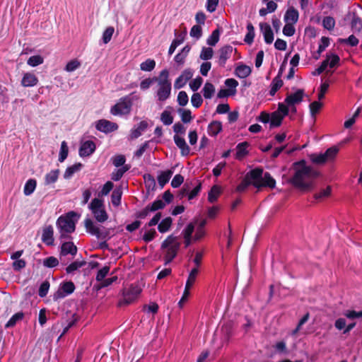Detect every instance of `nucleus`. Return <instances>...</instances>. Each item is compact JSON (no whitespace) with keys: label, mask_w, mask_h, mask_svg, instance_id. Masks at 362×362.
Returning <instances> with one entry per match:
<instances>
[{"label":"nucleus","mask_w":362,"mask_h":362,"mask_svg":"<svg viewBox=\"0 0 362 362\" xmlns=\"http://www.w3.org/2000/svg\"><path fill=\"white\" fill-rule=\"evenodd\" d=\"M291 172L289 182L293 187L303 192L313 191L315 187L316 180L320 175V172L308 165L306 160H299L293 163Z\"/></svg>","instance_id":"nucleus-1"},{"label":"nucleus","mask_w":362,"mask_h":362,"mask_svg":"<svg viewBox=\"0 0 362 362\" xmlns=\"http://www.w3.org/2000/svg\"><path fill=\"white\" fill-rule=\"evenodd\" d=\"M250 185L257 189L262 187L274 189L276 187V180L269 173H264L262 168H256L246 173L242 182L237 186L236 190L239 192H244Z\"/></svg>","instance_id":"nucleus-2"},{"label":"nucleus","mask_w":362,"mask_h":362,"mask_svg":"<svg viewBox=\"0 0 362 362\" xmlns=\"http://www.w3.org/2000/svg\"><path fill=\"white\" fill-rule=\"evenodd\" d=\"M155 80L154 98L158 104L163 105L170 98L172 92V83L168 70H162Z\"/></svg>","instance_id":"nucleus-3"},{"label":"nucleus","mask_w":362,"mask_h":362,"mask_svg":"<svg viewBox=\"0 0 362 362\" xmlns=\"http://www.w3.org/2000/svg\"><path fill=\"white\" fill-rule=\"evenodd\" d=\"M305 96L303 89H298L294 93L287 95L284 101L279 104V111L287 115L289 112L295 114L297 112L296 105L300 104Z\"/></svg>","instance_id":"nucleus-4"},{"label":"nucleus","mask_w":362,"mask_h":362,"mask_svg":"<svg viewBox=\"0 0 362 362\" xmlns=\"http://www.w3.org/2000/svg\"><path fill=\"white\" fill-rule=\"evenodd\" d=\"M178 239V236L170 235L161 243L160 248L165 250V265L170 264L177 256L181 245Z\"/></svg>","instance_id":"nucleus-5"},{"label":"nucleus","mask_w":362,"mask_h":362,"mask_svg":"<svg viewBox=\"0 0 362 362\" xmlns=\"http://www.w3.org/2000/svg\"><path fill=\"white\" fill-rule=\"evenodd\" d=\"M139 96L135 93L121 98L118 102L110 108V113L115 116H123L129 115L131 112L133 102L139 100Z\"/></svg>","instance_id":"nucleus-6"},{"label":"nucleus","mask_w":362,"mask_h":362,"mask_svg":"<svg viewBox=\"0 0 362 362\" xmlns=\"http://www.w3.org/2000/svg\"><path fill=\"white\" fill-rule=\"evenodd\" d=\"M78 214L75 211H69L64 216H61L57 221V226L60 229L62 233H71L75 231L76 222L77 220L73 218L77 216Z\"/></svg>","instance_id":"nucleus-7"},{"label":"nucleus","mask_w":362,"mask_h":362,"mask_svg":"<svg viewBox=\"0 0 362 362\" xmlns=\"http://www.w3.org/2000/svg\"><path fill=\"white\" fill-rule=\"evenodd\" d=\"M84 226L88 233L95 235L98 239L109 240L112 237L111 228L102 227L100 229L94 224L90 218L85 219Z\"/></svg>","instance_id":"nucleus-8"},{"label":"nucleus","mask_w":362,"mask_h":362,"mask_svg":"<svg viewBox=\"0 0 362 362\" xmlns=\"http://www.w3.org/2000/svg\"><path fill=\"white\" fill-rule=\"evenodd\" d=\"M142 288L139 283L132 284L127 288L123 291V299L118 303L119 306L129 305L134 302L140 295Z\"/></svg>","instance_id":"nucleus-9"},{"label":"nucleus","mask_w":362,"mask_h":362,"mask_svg":"<svg viewBox=\"0 0 362 362\" xmlns=\"http://www.w3.org/2000/svg\"><path fill=\"white\" fill-rule=\"evenodd\" d=\"M89 209L97 221L104 223L107 220L108 215L105 209L104 203L102 199L98 198L92 199Z\"/></svg>","instance_id":"nucleus-10"},{"label":"nucleus","mask_w":362,"mask_h":362,"mask_svg":"<svg viewBox=\"0 0 362 362\" xmlns=\"http://www.w3.org/2000/svg\"><path fill=\"white\" fill-rule=\"evenodd\" d=\"M75 290L74 284L69 281L60 284L58 290L53 294V300L57 301L74 293Z\"/></svg>","instance_id":"nucleus-11"},{"label":"nucleus","mask_w":362,"mask_h":362,"mask_svg":"<svg viewBox=\"0 0 362 362\" xmlns=\"http://www.w3.org/2000/svg\"><path fill=\"white\" fill-rule=\"evenodd\" d=\"M340 59L338 55L331 54L327 55V58L324 60L321 65L313 72V75H320L329 66L334 68L339 65Z\"/></svg>","instance_id":"nucleus-12"},{"label":"nucleus","mask_w":362,"mask_h":362,"mask_svg":"<svg viewBox=\"0 0 362 362\" xmlns=\"http://www.w3.org/2000/svg\"><path fill=\"white\" fill-rule=\"evenodd\" d=\"M95 127L98 131L105 134L113 132L118 129L117 123L105 119H101L95 122Z\"/></svg>","instance_id":"nucleus-13"},{"label":"nucleus","mask_w":362,"mask_h":362,"mask_svg":"<svg viewBox=\"0 0 362 362\" xmlns=\"http://www.w3.org/2000/svg\"><path fill=\"white\" fill-rule=\"evenodd\" d=\"M194 75V71L191 69H185L181 74L175 79L174 88L180 89L183 88Z\"/></svg>","instance_id":"nucleus-14"},{"label":"nucleus","mask_w":362,"mask_h":362,"mask_svg":"<svg viewBox=\"0 0 362 362\" xmlns=\"http://www.w3.org/2000/svg\"><path fill=\"white\" fill-rule=\"evenodd\" d=\"M233 47L231 45H225L218 50V64L224 66L226 61L230 57Z\"/></svg>","instance_id":"nucleus-15"},{"label":"nucleus","mask_w":362,"mask_h":362,"mask_svg":"<svg viewBox=\"0 0 362 362\" xmlns=\"http://www.w3.org/2000/svg\"><path fill=\"white\" fill-rule=\"evenodd\" d=\"M95 149V144L93 141L83 142L79 148V155L81 157L90 156Z\"/></svg>","instance_id":"nucleus-16"},{"label":"nucleus","mask_w":362,"mask_h":362,"mask_svg":"<svg viewBox=\"0 0 362 362\" xmlns=\"http://www.w3.org/2000/svg\"><path fill=\"white\" fill-rule=\"evenodd\" d=\"M147 127L148 123L146 121H141L132 129L129 136V139L134 140L137 139L144 132H145Z\"/></svg>","instance_id":"nucleus-17"},{"label":"nucleus","mask_w":362,"mask_h":362,"mask_svg":"<svg viewBox=\"0 0 362 362\" xmlns=\"http://www.w3.org/2000/svg\"><path fill=\"white\" fill-rule=\"evenodd\" d=\"M38 83V78L32 72L24 73L21 79V85L23 87H33Z\"/></svg>","instance_id":"nucleus-18"},{"label":"nucleus","mask_w":362,"mask_h":362,"mask_svg":"<svg viewBox=\"0 0 362 362\" xmlns=\"http://www.w3.org/2000/svg\"><path fill=\"white\" fill-rule=\"evenodd\" d=\"M54 240L53 227L51 225L45 226L42 230V241L47 245H52Z\"/></svg>","instance_id":"nucleus-19"},{"label":"nucleus","mask_w":362,"mask_h":362,"mask_svg":"<svg viewBox=\"0 0 362 362\" xmlns=\"http://www.w3.org/2000/svg\"><path fill=\"white\" fill-rule=\"evenodd\" d=\"M259 28L264 35L265 42L267 44H271L274 40V33L270 25L267 23H261Z\"/></svg>","instance_id":"nucleus-20"},{"label":"nucleus","mask_w":362,"mask_h":362,"mask_svg":"<svg viewBox=\"0 0 362 362\" xmlns=\"http://www.w3.org/2000/svg\"><path fill=\"white\" fill-rule=\"evenodd\" d=\"M298 11L294 7L291 6L286 10L284 14V20L285 23H291L295 24L298 22Z\"/></svg>","instance_id":"nucleus-21"},{"label":"nucleus","mask_w":362,"mask_h":362,"mask_svg":"<svg viewBox=\"0 0 362 362\" xmlns=\"http://www.w3.org/2000/svg\"><path fill=\"white\" fill-rule=\"evenodd\" d=\"M77 247L73 242H64L61 246L60 255L66 256L69 254L75 256L77 253Z\"/></svg>","instance_id":"nucleus-22"},{"label":"nucleus","mask_w":362,"mask_h":362,"mask_svg":"<svg viewBox=\"0 0 362 362\" xmlns=\"http://www.w3.org/2000/svg\"><path fill=\"white\" fill-rule=\"evenodd\" d=\"M221 194V188L218 185H214L208 193V201L210 203H214Z\"/></svg>","instance_id":"nucleus-23"},{"label":"nucleus","mask_w":362,"mask_h":362,"mask_svg":"<svg viewBox=\"0 0 362 362\" xmlns=\"http://www.w3.org/2000/svg\"><path fill=\"white\" fill-rule=\"evenodd\" d=\"M130 168V165H126L125 166H122V168H117V169L111 173V179L114 181H119Z\"/></svg>","instance_id":"nucleus-24"},{"label":"nucleus","mask_w":362,"mask_h":362,"mask_svg":"<svg viewBox=\"0 0 362 362\" xmlns=\"http://www.w3.org/2000/svg\"><path fill=\"white\" fill-rule=\"evenodd\" d=\"M160 121L164 125L166 126L173 124V117L172 115L170 107H168L164 111L162 112L160 114Z\"/></svg>","instance_id":"nucleus-25"},{"label":"nucleus","mask_w":362,"mask_h":362,"mask_svg":"<svg viewBox=\"0 0 362 362\" xmlns=\"http://www.w3.org/2000/svg\"><path fill=\"white\" fill-rule=\"evenodd\" d=\"M173 172L172 170H168L161 172L158 176V182L161 188H163L170 180Z\"/></svg>","instance_id":"nucleus-26"},{"label":"nucleus","mask_w":362,"mask_h":362,"mask_svg":"<svg viewBox=\"0 0 362 362\" xmlns=\"http://www.w3.org/2000/svg\"><path fill=\"white\" fill-rule=\"evenodd\" d=\"M286 115H284L283 113L279 112V110L277 112H274L271 115L270 119V127H277L281 125L283 118Z\"/></svg>","instance_id":"nucleus-27"},{"label":"nucleus","mask_w":362,"mask_h":362,"mask_svg":"<svg viewBox=\"0 0 362 362\" xmlns=\"http://www.w3.org/2000/svg\"><path fill=\"white\" fill-rule=\"evenodd\" d=\"M235 75L240 78L247 77L251 73V69L247 65H239L235 70Z\"/></svg>","instance_id":"nucleus-28"},{"label":"nucleus","mask_w":362,"mask_h":362,"mask_svg":"<svg viewBox=\"0 0 362 362\" xmlns=\"http://www.w3.org/2000/svg\"><path fill=\"white\" fill-rule=\"evenodd\" d=\"M122 195V189L119 187H116L111 195V202L113 206H119L121 204V199Z\"/></svg>","instance_id":"nucleus-29"},{"label":"nucleus","mask_w":362,"mask_h":362,"mask_svg":"<svg viewBox=\"0 0 362 362\" xmlns=\"http://www.w3.org/2000/svg\"><path fill=\"white\" fill-rule=\"evenodd\" d=\"M249 144L247 142H242L237 145L235 148V156L238 158L246 156L248 153Z\"/></svg>","instance_id":"nucleus-30"},{"label":"nucleus","mask_w":362,"mask_h":362,"mask_svg":"<svg viewBox=\"0 0 362 362\" xmlns=\"http://www.w3.org/2000/svg\"><path fill=\"white\" fill-rule=\"evenodd\" d=\"M222 130V124L218 121H213L209 124L208 133L211 136H216Z\"/></svg>","instance_id":"nucleus-31"},{"label":"nucleus","mask_w":362,"mask_h":362,"mask_svg":"<svg viewBox=\"0 0 362 362\" xmlns=\"http://www.w3.org/2000/svg\"><path fill=\"white\" fill-rule=\"evenodd\" d=\"M173 219L170 217L165 218L158 226V231L161 233L168 232L171 227Z\"/></svg>","instance_id":"nucleus-32"},{"label":"nucleus","mask_w":362,"mask_h":362,"mask_svg":"<svg viewBox=\"0 0 362 362\" xmlns=\"http://www.w3.org/2000/svg\"><path fill=\"white\" fill-rule=\"evenodd\" d=\"M23 317L24 313L22 311L15 313L6 322L5 325V328L13 327L16 323L22 320Z\"/></svg>","instance_id":"nucleus-33"},{"label":"nucleus","mask_w":362,"mask_h":362,"mask_svg":"<svg viewBox=\"0 0 362 362\" xmlns=\"http://www.w3.org/2000/svg\"><path fill=\"white\" fill-rule=\"evenodd\" d=\"M37 181L35 179H29L25 184L23 193L25 196H29L33 193L36 188Z\"/></svg>","instance_id":"nucleus-34"},{"label":"nucleus","mask_w":362,"mask_h":362,"mask_svg":"<svg viewBox=\"0 0 362 362\" xmlns=\"http://www.w3.org/2000/svg\"><path fill=\"white\" fill-rule=\"evenodd\" d=\"M283 86V81L281 79V78L277 76L276 77H275L272 83H271V88H270V90H269V94L271 96H274L276 93L277 92V90Z\"/></svg>","instance_id":"nucleus-35"},{"label":"nucleus","mask_w":362,"mask_h":362,"mask_svg":"<svg viewBox=\"0 0 362 362\" xmlns=\"http://www.w3.org/2000/svg\"><path fill=\"white\" fill-rule=\"evenodd\" d=\"M215 93L214 86L209 82H206L202 89V93L206 99H211Z\"/></svg>","instance_id":"nucleus-36"},{"label":"nucleus","mask_w":362,"mask_h":362,"mask_svg":"<svg viewBox=\"0 0 362 362\" xmlns=\"http://www.w3.org/2000/svg\"><path fill=\"white\" fill-rule=\"evenodd\" d=\"M339 150V147L338 146H334L329 148L324 154L318 157H313V158H332L337 156Z\"/></svg>","instance_id":"nucleus-37"},{"label":"nucleus","mask_w":362,"mask_h":362,"mask_svg":"<svg viewBox=\"0 0 362 362\" xmlns=\"http://www.w3.org/2000/svg\"><path fill=\"white\" fill-rule=\"evenodd\" d=\"M59 170H53L48 173L45 177V184L48 185L57 182L59 177Z\"/></svg>","instance_id":"nucleus-38"},{"label":"nucleus","mask_w":362,"mask_h":362,"mask_svg":"<svg viewBox=\"0 0 362 362\" xmlns=\"http://www.w3.org/2000/svg\"><path fill=\"white\" fill-rule=\"evenodd\" d=\"M349 15L351 16V28L354 31H360L362 29V20L355 13Z\"/></svg>","instance_id":"nucleus-39"},{"label":"nucleus","mask_w":362,"mask_h":362,"mask_svg":"<svg viewBox=\"0 0 362 362\" xmlns=\"http://www.w3.org/2000/svg\"><path fill=\"white\" fill-rule=\"evenodd\" d=\"M185 36V33L180 34L177 37L176 39H175L172 42L170 46L169 47V50H168V54L170 55H171L175 52V50L177 47V46H179L184 42Z\"/></svg>","instance_id":"nucleus-40"},{"label":"nucleus","mask_w":362,"mask_h":362,"mask_svg":"<svg viewBox=\"0 0 362 362\" xmlns=\"http://www.w3.org/2000/svg\"><path fill=\"white\" fill-rule=\"evenodd\" d=\"M82 167L80 163H75L74 165L69 166L66 168L64 177L65 179L70 178L75 173L79 171Z\"/></svg>","instance_id":"nucleus-41"},{"label":"nucleus","mask_w":362,"mask_h":362,"mask_svg":"<svg viewBox=\"0 0 362 362\" xmlns=\"http://www.w3.org/2000/svg\"><path fill=\"white\" fill-rule=\"evenodd\" d=\"M332 192L331 186H327L325 189H322L320 192L314 194V199L318 202L323 200L324 199L330 196Z\"/></svg>","instance_id":"nucleus-42"},{"label":"nucleus","mask_w":362,"mask_h":362,"mask_svg":"<svg viewBox=\"0 0 362 362\" xmlns=\"http://www.w3.org/2000/svg\"><path fill=\"white\" fill-rule=\"evenodd\" d=\"M227 89L229 90L230 94L235 95L237 90L236 88L238 86V82L234 78H227L224 82Z\"/></svg>","instance_id":"nucleus-43"},{"label":"nucleus","mask_w":362,"mask_h":362,"mask_svg":"<svg viewBox=\"0 0 362 362\" xmlns=\"http://www.w3.org/2000/svg\"><path fill=\"white\" fill-rule=\"evenodd\" d=\"M44 58L40 55H34L28 58L27 61L28 65L31 67H35L43 64Z\"/></svg>","instance_id":"nucleus-44"},{"label":"nucleus","mask_w":362,"mask_h":362,"mask_svg":"<svg viewBox=\"0 0 362 362\" xmlns=\"http://www.w3.org/2000/svg\"><path fill=\"white\" fill-rule=\"evenodd\" d=\"M86 264V262L83 260L81 262L78 261H74L71 262L66 268V272L67 274H71L74 272V271L77 270L78 269L85 266Z\"/></svg>","instance_id":"nucleus-45"},{"label":"nucleus","mask_w":362,"mask_h":362,"mask_svg":"<svg viewBox=\"0 0 362 362\" xmlns=\"http://www.w3.org/2000/svg\"><path fill=\"white\" fill-rule=\"evenodd\" d=\"M156 66L153 59H148L140 64V69L144 71H151Z\"/></svg>","instance_id":"nucleus-46"},{"label":"nucleus","mask_w":362,"mask_h":362,"mask_svg":"<svg viewBox=\"0 0 362 362\" xmlns=\"http://www.w3.org/2000/svg\"><path fill=\"white\" fill-rule=\"evenodd\" d=\"M220 38V31L218 29H216L212 32L211 35L207 39V44L210 46H215L218 42Z\"/></svg>","instance_id":"nucleus-47"},{"label":"nucleus","mask_w":362,"mask_h":362,"mask_svg":"<svg viewBox=\"0 0 362 362\" xmlns=\"http://www.w3.org/2000/svg\"><path fill=\"white\" fill-rule=\"evenodd\" d=\"M144 180L148 190L153 189L156 187V180L153 175L151 174H145Z\"/></svg>","instance_id":"nucleus-48"},{"label":"nucleus","mask_w":362,"mask_h":362,"mask_svg":"<svg viewBox=\"0 0 362 362\" xmlns=\"http://www.w3.org/2000/svg\"><path fill=\"white\" fill-rule=\"evenodd\" d=\"M151 212L163 209L165 206V203L161 199H156L152 204H148Z\"/></svg>","instance_id":"nucleus-49"},{"label":"nucleus","mask_w":362,"mask_h":362,"mask_svg":"<svg viewBox=\"0 0 362 362\" xmlns=\"http://www.w3.org/2000/svg\"><path fill=\"white\" fill-rule=\"evenodd\" d=\"M49 286H50V284H49V281L45 280V281H43L39 288V291H38L39 296L41 298L45 297L48 293Z\"/></svg>","instance_id":"nucleus-50"},{"label":"nucleus","mask_w":362,"mask_h":362,"mask_svg":"<svg viewBox=\"0 0 362 362\" xmlns=\"http://www.w3.org/2000/svg\"><path fill=\"white\" fill-rule=\"evenodd\" d=\"M157 76H154L153 78H145L144 80H142L139 84V86H140V88L141 90H148L151 86L153 84V83H155L156 84V78Z\"/></svg>","instance_id":"nucleus-51"},{"label":"nucleus","mask_w":362,"mask_h":362,"mask_svg":"<svg viewBox=\"0 0 362 362\" xmlns=\"http://www.w3.org/2000/svg\"><path fill=\"white\" fill-rule=\"evenodd\" d=\"M214 50L211 47H203L202 49L199 57L203 60H209L212 58Z\"/></svg>","instance_id":"nucleus-52"},{"label":"nucleus","mask_w":362,"mask_h":362,"mask_svg":"<svg viewBox=\"0 0 362 362\" xmlns=\"http://www.w3.org/2000/svg\"><path fill=\"white\" fill-rule=\"evenodd\" d=\"M59 264V260L57 257L51 256L45 258L43 261V265L48 268H53Z\"/></svg>","instance_id":"nucleus-53"},{"label":"nucleus","mask_w":362,"mask_h":362,"mask_svg":"<svg viewBox=\"0 0 362 362\" xmlns=\"http://www.w3.org/2000/svg\"><path fill=\"white\" fill-rule=\"evenodd\" d=\"M110 269V267L109 266H105L102 269H100L96 274V277H95L96 281L98 282H100L103 280H104V279L106 277V276L109 273Z\"/></svg>","instance_id":"nucleus-54"},{"label":"nucleus","mask_w":362,"mask_h":362,"mask_svg":"<svg viewBox=\"0 0 362 362\" xmlns=\"http://www.w3.org/2000/svg\"><path fill=\"white\" fill-rule=\"evenodd\" d=\"M81 66V62L77 59H73L69 62L65 67V70L68 72H72Z\"/></svg>","instance_id":"nucleus-55"},{"label":"nucleus","mask_w":362,"mask_h":362,"mask_svg":"<svg viewBox=\"0 0 362 362\" xmlns=\"http://www.w3.org/2000/svg\"><path fill=\"white\" fill-rule=\"evenodd\" d=\"M202 83V78L197 76L189 82V87L192 91L195 92L201 87Z\"/></svg>","instance_id":"nucleus-56"},{"label":"nucleus","mask_w":362,"mask_h":362,"mask_svg":"<svg viewBox=\"0 0 362 362\" xmlns=\"http://www.w3.org/2000/svg\"><path fill=\"white\" fill-rule=\"evenodd\" d=\"M296 29L294 28V24L286 23L285 25L283 28V33L284 35L291 37L295 34Z\"/></svg>","instance_id":"nucleus-57"},{"label":"nucleus","mask_w":362,"mask_h":362,"mask_svg":"<svg viewBox=\"0 0 362 362\" xmlns=\"http://www.w3.org/2000/svg\"><path fill=\"white\" fill-rule=\"evenodd\" d=\"M177 103L180 106H185L189 101V98L185 91H180L177 95Z\"/></svg>","instance_id":"nucleus-58"},{"label":"nucleus","mask_w":362,"mask_h":362,"mask_svg":"<svg viewBox=\"0 0 362 362\" xmlns=\"http://www.w3.org/2000/svg\"><path fill=\"white\" fill-rule=\"evenodd\" d=\"M191 103L194 107H199L203 103L201 95L199 93H194L191 98Z\"/></svg>","instance_id":"nucleus-59"},{"label":"nucleus","mask_w":362,"mask_h":362,"mask_svg":"<svg viewBox=\"0 0 362 362\" xmlns=\"http://www.w3.org/2000/svg\"><path fill=\"white\" fill-rule=\"evenodd\" d=\"M174 141H175L176 145L182 149V153L184 152L185 150H187V151L188 150L186 142H185L184 138H182V136H180L179 135H175Z\"/></svg>","instance_id":"nucleus-60"},{"label":"nucleus","mask_w":362,"mask_h":362,"mask_svg":"<svg viewBox=\"0 0 362 362\" xmlns=\"http://www.w3.org/2000/svg\"><path fill=\"white\" fill-rule=\"evenodd\" d=\"M156 235L155 229H150L144 234L142 239L145 243H149L155 238Z\"/></svg>","instance_id":"nucleus-61"},{"label":"nucleus","mask_w":362,"mask_h":362,"mask_svg":"<svg viewBox=\"0 0 362 362\" xmlns=\"http://www.w3.org/2000/svg\"><path fill=\"white\" fill-rule=\"evenodd\" d=\"M113 33L114 28L112 27H108L106 28L103 34V40L105 44H107L110 41Z\"/></svg>","instance_id":"nucleus-62"},{"label":"nucleus","mask_w":362,"mask_h":362,"mask_svg":"<svg viewBox=\"0 0 362 362\" xmlns=\"http://www.w3.org/2000/svg\"><path fill=\"white\" fill-rule=\"evenodd\" d=\"M322 25L327 30H332L335 25V21L332 17L327 16L323 19Z\"/></svg>","instance_id":"nucleus-63"},{"label":"nucleus","mask_w":362,"mask_h":362,"mask_svg":"<svg viewBox=\"0 0 362 362\" xmlns=\"http://www.w3.org/2000/svg\"><path fill=\"white\" fill-rule=\"evenodd\" d=\"M181 119L185 123H188L192 120L191 111L189 110H180Z\"/></svg>","instance_id":"nucleus-64"}]
</instances>
